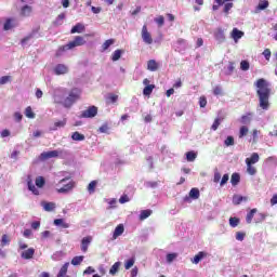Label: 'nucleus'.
Wrapping results in <instances>:
<instances>
[{"label":"nucleus","mask_w":277,"mask_h":277,"mask_svg":"<svg viewBox=\"0 0 277 277\" xmlns=\"http://www.w3.org/2000/svg\"><path fill=\"white\" fill-rule=\"evenodd\" d=\"M258 88L256 94L259 96L260 107L267 111L269 109V94H272V89L269 88V82L261 78L255 82Z\"/></svg>","instance_id":"obj_1"},{"label":"nucleus","mask_w":277,"mask_h":277,"mask_svg":"<svg viewBox=\"0 0 277 277\" xmlns=\"http://www.w3.org/2000/svg\"><path fill=\"white\" fill-rule=\"evenodd\" d=\"M85 38L81 36H76L72 41H69L67 44L58 48L56 51V57H62L66 53V51H72L77 49V47H83L85 44Z\"/></svg>","instance_id":"obj_2"},{"label":"nucleus","mask_w":277,"mask_h":277,"mask_svg":"<svg viewBox=\"0 0 277 277\" xmlns=\"http://www.w3.org/2000/svg\"><path fill=\"white\" fill-rule=\"evenodd\" d=\"M72 187H75V183L70 181V177L62 179L56 184V190L58 194H68Z\"/></svg>","instance_id":"obj_3"},{"label":"nucleus","mask_w":277,"mask_h":277,"mask_svg":"<svg viewBox=\"0 0 277 277\" xmlns=\"http://www.w3.org/2000/svg\"><path fill=\"white\" fill-rule=\"evenodd\" d=\"M81 96V91L79 89H72L69 92V95L63 101V107H66L69 109V107H72L75 103H77V100Z\"/></svg>","instance_id":"obj_4"},{"label":"nucleus","mask_w":277,"mask_h":277,"mask_svg":"<svg viewBox=\"0 0 277 277\" xmlns=\"http://www.w3.org/2000/svg\"><path fill=\"white\" fill-rule=\"evenodd\" d=\"M54 103L58 105H63L64 100L66 98V90L65 89H55L53 93Z\"/></svg>","instance_id":"obj_5"},{"label":"nucleus","mask_w":277,"mask_h":277,"mask_svg":"<svg viewBox=\"0 0 277 277\" xmlns=\"http://www.w3.org/2000/svg\"><path fill=\"white\" fill-rule=\"evenodd\" d=\"M98 114V108L96 106H90L87 110L81 113V118H95Z\"/></svg>","instance_id":"obj_6"},{"label":"nucleus","mask_w":277,"mask_h":277,"mask_svg":"<svg viewBox=\"0 0 277 277\" xmlns=\"http://www.w3.org/2000/svg\"><path fill=\"white\" fill-rule=\"evenodd\" d=\"M141 36L145 44H153V36L150 35V32H148V28L146 27V25L142 27Z\"/></svg>","instance_id":"obj_7"},{"label":"nucleus","mask_w":277,"mask_h":277,"mask_svg":"<svg viewBox=\"0 0 277 277\" xmlns=\"http://www.w3.org/2000/svg\"><path fill=\"white\" fill-rule=\"evenodd\" d=\"M14 27H18V21H16V18H8L3 25L4 31H10V29H14Z\"/></svg>","instance_id":"obj_8"},{"label":"nucleus","mask_w":277,"mask_h":277,"mask_svg":"<svg viewBox=\"0 0 277 277\" xmlns=\"http://www.w3.org/2000/svg\"><path fill=\"white\" fill-rule=\"evenodd\" d=\"M55 157H57V149L41 153L39 159L41 161H47V159H55Z\"/></svg>","instance_id":"obj_9"},{"label":"nucleus","mask_w":277,"mask_h":277,"mask_svg":"<svg viewBox=\"0 0 277 277\" xmlns=\"http://www.w3.org/2000/svg\"><path fill=\"white\" fill-rule=\"evenodd\" d=\"M54 75H67L68 72V66H66L65 64H57L54 68H53Z\"/></svg>","instance_id":"obj_10"},{"label":"nucleus","mask_w":277,"mask_h":277,"mask_svg":"<svg viewBox=\"0 0 277 277\" xmlns=\"http://www.w3.org/2000/svg\"><path fill=\"white\" fill-rule=\"evenodd\" d=\"M92 236H87V237H83L82 240H81V251L82 252H88V248H90V243H92Z\"/></svg>","instance_id":"obj_11"},{"label":"nucleus","mask_w":277,"mask_h":277,"mask_svg":"<svg viewBox=\"0 0 277 277\" xmlns=\"http://www.w3.org/2000/svg\"><path fill=\"white\" fill-rule=\"evenodd\" d=\"M214 38L219 44H222V42H225L226 40V35H224V30L222 28H217L214 32Z\"/></svg>","instance_id":"obj_12"},{"label":"nucleus","mask_w":277,"mask_h":277,"mask_svg":"<svg viewBox=\"0 0 277 277\" xmlns=\"http://www.w3.org/2000/svg\"><path fill=\"white\" fill-rule=\"evenodd\" d=\"M34 254H36V249L29 248L21 253L22 259H25L26 261H29L30 259H34Z\"/></svg>","instance_id":"obj_13"},{"label":"nucleus","mask_w":277,"mask_h":277,"mask_svg":"<svg viewBox=\"0 0 277 277\" xmlns=\"http://www.w3.org/2000/svg\"><path fill=\"white\" fill-rule=\"evenodd\" d=\"M232 38H233V40H234L236 43H238L239 40H241V38H243V31L238 30L237 28H234V29L232 30Z\"/></svg>","instance_id":"obj_14"},{"label":"nucleus","mask_w":277,"mask_h":277,"mask_svg":"<svg viewBox=\"0 0 277 277\" xmlns=\"http://www.w3.org/2000/svg\"><path fill=\"white\" fill-rule=\"evenodd\" d=\"M260 159H261V157L259 156V154L253 153L250 158L246 159V163L250 164V166H254V163H259Z\"/></svg>","instance_id":"obj_15"},{"label":"nucleus","mask_w":277,"mask_h":277,"mask_svg":"<svg viewBox=\"0 0 277 277\" xmlns=\"http://www.w3.org/2000/svg\"><path fill=\"white\" fill-rule=\"evenodd\" d=\"M124 233V225L119 224L114 233H113V241L116 240L117 237H120Z\"/></svg>","instance_id":"obj_16"},{"label":"nucleus","mask_w":277,"mask_h":277,"mask_svg":"<svg viewBox=\"0 0 277 277\" xmlns=\"http://www.w3.org/2000/svg\"><path fill=\"white\" fill-rule=\"evenodd\" d=\"M83 31H85V26L78 23L71 28L70 34H83Z\"/></svg>","instance_id":"obj_17"},{"label":"nucleus","mask_w":277,"mask_h":277,"mask_svg":"<svg viewBox=\"0 0 277 277\" xmlns=\"http://www.w3.org/2000/svg\"><path fill=\"white\" fill-rule=\"evenodd\" d=\"M64 127H66V119L54 122V124L50 127V131H57V129H64Z\"/></svg>","instance_id":"obj_18"},{"label":"nucleus","mask_w":277,"mask_h":277,"mask_svg":"<svg viewBox=\"0 0 277 277\" xmlns=\"http://www.w3.org/2000/svg\"><path fill=\"white\" fill-rule=\"evenodd\" d=\"M206 256H207V252L200 251V252H198V254H196V255L194 256V259L192 260V263H193L194 265H198V263H200V261H201L202 259H206Z\"/></svg>","instance_id":"obj_19"},{"label":"nucleus","mask_w":277,"mask_h":277,"mask_svg":"<svg viewBox=\"0 0 277 277\" xmlns=\"http://www.w3.org/2000/svg\"><path fill=\"white\" fill-rule=\"evenodd\" d=\"M147 69H149L150 72H155V71L159 70V63H157V61H155V60L148 61Z\"/></svg>","instance_id":"obj_20"},{"label":"nucleus","mask_w":277,"mask_h":277,"mask_svg":"<svg viewBox=\"0 0 277 277\" xmlns=\"http://www.w3.org/2000/svg\"><path fill=\"white\" fill-rule=\"evenodd\" d=\"M31 12H32V8L25 4L24 6H22L21 9V16H31Z\"/></svg>","instance_id":"obj_21"},{"label":"nucleus","mask_w":277,"mask_h":277,"mask_svg":"<svg viewBox=\"0 0 277 277\" xmlns=\"http://www.w3.org/2000/svg\"><path fill=\"white\" fill-rule=\"evenodd\" d=\"M41 207L44 209V211H48V212L55 211L54 202L42 201Z\"/></svg>","instance_id":"obj_22"},{"label":"nucleus","mask_w":277,"mask_h":277,"mask_svg":"<svg viewBox=\"0 0 277 277\" xmlns=\"http://www.w3.org/2000/svg\"><path fill=\"white\" fill-rule=\"evenodd\" d=\"M36 36V32H31L30 35L26 36L24 39H22L21 44L22 47H29V42H31V39Z\"/></svg>","instance_id":"obj_23"},{"label":"nucleus","mask_w":277,"mask_h":277,"mask_svg":"<svg viewBox=\"0 0 277 277\" xmlns=\"http://www.w3.org/2000/svg\"><path fill=\"white\" fill-rule=\"evenodd\" d=\"M69 265H70L69 263H65V264L61 267L57 277H68V275H66V274H68V266H69Z\"/></svg>","instance_id":"obj_24"},{"label":"nucleus","mask_w":277,"mask_h":277,"mask_svg":"<svg viewBox=\"0 0 277 277\" xmlns=\"http://www.w3.org/2000/svg\"><path fill=\"white\" fill-rule=\"evenodd\" d=\"M248 200V197H243L241 195H235L233 197V203L234 205H241V202H246Z\"/></svg>","instance_id":"obj_25"},{"label":"nucleus","mask_w":277,"mask_h":277,"mask_svg":"<svg viewBox=\"0 0 277 277\" xmlns=\"http://www.w3.org/2000/svg\"><path fill=\"white\" fill-rule=\"evenodd\" d=\"M55 226H62V228H70V224L64 222V219H55L54 220Z\"/></svg>","instance_id":"obj_26"},{"label":"nucleus","mask_w":277,"mask_h":277,"mask_svg":"<svg viewBox=\"0 0 277 277\" xmlns=\"http://www.w3.org/2000/svg\"><path fill=\"white\" fill-rule=\"evenodd\" d=\"M71 140H74V142H83L85 140V135L79 132H74L71 134Z\"/></svg>","instance_id":"obj_27"},{"label":"nucleus","mask_w":277,"mask_h":277,"mask_svg":"<svg viewBox=\"0 0 277 277\" xmlns=\"http://www.w3.org/2000/svg\"><path fill=\"white\" fill-rule=\"evenodd\" d=\"M189 198H193V200H198V198H200V190L198 188H192L189 192Z\"/></svg>","instance_id":"obj_28"},{"label":"nucleus","mask_w":277,"mask_h":277,"mask_svg":"<svg viewBox=\"0 0 277 277\" xmlns=\"http://www.w3.org/2000/svg\"><path fill=\"white\" fill-rule=\"evenodd\" d=\"M120 262H116L109 269V274L110 276H116V274H118V271L120 269Z\"/></svg>","instance_id":"obj_29"},{"label":"nucleus","mask_w":277,"mask_h":277,"mask_svg":"<svg viewBox=\"0 0 277 277\" xmlns=\"http://www.w3.org/2000/svg\"><path fill=\"white\" fill-rule=\"evenodd\" d=\"M239 181H241V176L239 175V173H233L232 179H230L232 185L234 187H235V185H239Z\"/></svg>","instance_id":"obj_30"},{"label":"nucleus","mask_w":277,"mask_h":277,"mask_svg":"<svg viewBox=\"0 0 277 277\" xmlns=\"http://www.w3.org/2000/svg\"><path fill=\"white\" fill-rule=\"evenodd\" d=\"M27 185H28L29 192H32V194H35V196H38V194H40V192L38 190L36 185H34V182H31V180H28Z\"/></svg>","instance_id":"obj_31"},{"label":"nucleus","mask_w":277,"mask_h":277,"mask_svg":"<svg viewBox=\"0 0 277 277\" xmlns=\"http://www.w3.org/2000/svg\"><path fill=\"white\" fill-rule=\"evenodd\" d=\"M124 53V51L122 50H116L113 55H111V61L113 62H118V60H120V57H122V54Z\"/></svg>","instance_id":"obj_32"},{"label":"nucleus","mask_w":277,"mask_h":277,"mask_svg":"<svg viewBox=\"0 0 277 277\" xmlns=\"http://www.w3.org/2000/svg\"><path fill=\"white\" fill-rule=\"evenodd\" d=\"M64 18H66V14L61 13V14L56 17V19L54 21V25H55L56 27H60V25H64Z\"/></svg>","instance_id":"obj_33"},{"label":"nucleus","mask_w":277,"mask_h":277,"mask_svg":"<svg viewBox=\"0 0 277 277\" xmlns=\"http://www.w3.org/2000/svg\"><path fill=\"white\" fill-rule=\"evenodd\" d=\"M150 215H153V210H143L141 211L140 220H147V217H150Z\"/></svg>","instance_id":"obj_34"},{"label":"nucleus","mask_w":277,"mask_h":277,"mask_svg":"<svg viewBox=\"0 0 277 277\" xmlns=\"http://www.w3.org/2000/svg\"><path fill=\"white\" fill-rule=\"evenodd\" d=\"M256 213V209L250 210L249 213H247L246 222L247 224H252V220L254 219V214Z\"/></svg>","instance_id":"obj_35"},{"label":"nucleus","mask_w":277,"mask_h":277,"mask_svg":"<svg viewBox=\"0 0 277 277\" xmlns=\"http://www.w3.org/2000/svg\"><path fill=\"white\" fill-rule=\"evenodd\" d=\"M10 241H12V239H10V236L8 235H2V238L0 240L1 247L5 248V246H10Z\"/></svg>","instance_id":"obj_36"},{"label":"nucleus","mask_w":277,"mask_h":277,"mask_svg":"<svg viewBox=\"0 0 277 277\" xmlns=\"http://www.w3.org/2000/svg\"><path fill=\"white\" fill-rule=\"evenodd\" d=\"M153 90H155V85L154 84L146 85L144 88V90H143L144 96H150V94H153Z\"/></svg>","instance_id":"obj_37"},{"label":"nucleus","mask_w":277,"mask_h":277,"mask_svg":"<svg viewBox=\"0 0 277 277\" xmlns=\"http://www.w3.org/2000/svg\"><path fill=\"white\" fill-rule=\"evenodd\" d=\"M57 153V157H60V159H66V157H68V155H70V153L66 149H56Z\"/></svg>","instance_id":"obj_38"},{"label":"nucleus","mask_w":277,"mask_h":277,"mask_svg":"<svg viewBox=\"0 0 277 277\" xmlns=\"http://www.w3.org/2000/svg\"><path fill=\"white\" fill-rule=\"evenodd\" d=\"M83 259H84L83 255H78V256L72 258L71 265H75V266L81 265V263H83Z\"/></svg>","instance_id":"obj_39"},{"label":"nucleus","mask_w":277,"mask_h":277,"mask_svg":"<svg viewBox=\"0 0 277 277\" xmlns=\"http://www.w3.org/2000/svg\"><path fill=\"white\" fill-rule=\"evenodd\" d=\"M116 41L114 39H108L102 44V51L105 52L111 44H114Z\"/></svg>","instance_id":"obj_40"},{"label":"nucleus","mask_w":277,"mask_h":277,"mask_svg":"<svg viewBox=\"0 0 277 277\" xmlns=\"http://www.w3.org/2000/svg\"><path fill=\"white\" fill-rule=\"evenodd\" d=\"M25 116L26 118H30V119L36 118V114L34 113V110H31V106L26 107Z\"/></svg>","instance_id":"obj_41"},{"label":"nucleus","mask_w":277,"mask_h":277,"mask_svg":"<svg viewBox=\"0 0 277 277\" xmlns=\"http://www.w3.org/2000/svg\"><path fill=\"white\" fill-rule=\"evenodd\" d=\"M198 157V155L194 151H187L186 153V159L187 161H196V158Z\"/></svg>","instance_id":"obj_42"},{"label":"nucleus","mask_w":277,"mask_h":277,"mask_svg":"<svg viewBox=\"0 0 277 277\" xmlns=\"http://www.w3.org/2000/svg\"><path fill=\"white\" fill-rule=\"evenodd\" d=\"M224 146H235V137L227 136L226 140L224 141Z\"/></svg>","instance_id":"obj_43"},{"label":"nucleus","mask_w":277,"mask_h":277,"mask_svg":"<svg viewBox=\"0 0 277 277\" xmlns=\"http://www.w3.org/2000/svg\"><path fill=\"white\" fill-rule=\"evenodd\" d=\"M154 22L158 24V27H163V24L166 23V18L163 17V15H160L154 18Z\"/></svg>","instance_id":"obj_44"},{"label":"nucleus","mask_w":277,"mask_h":277,"mask_svg":"<svg viewBox=\"0 0 277 277\" xmlns=\"http://www.w3.org/2000/svg\"><path fill=\"white\" fill-rule=\"evenodd\" d=\"M177 258H179V253H168L167 254V263L170 264Z\"/></svg>","instance_id":"obj_45"},{"label":"nucleus","mask_w":277,"mask_h":277,"mask_svg":"<svg viewBox=\"0 0 277 277\" xmlns=\"http://www.w3.org/2000/svg\"><path fill=\"white\" fill-rule=\"evenodd\" d=\"M229 226H232V228H237V226H239V219L238 217H230L229 219Z\"/></svg>","instance_id":"obj_46"},{"label":"nucleus","mask_w":277,"mask_h":277,"mask_svg":"<svg viewBox=\"0 0 277 277\" xmlns=\"http://www.w3.org/2000/svg\"><path fill=\"white\" fill-rule=\"evenodd\" d=\"M95 189H96V181L90 182V184L88 185L89 194H94Z\"/></svg>","instance_id":"obj_47"},{"label":"nucleus","mask_w":277,"mask_h":277,"mask_svg":"<svg viewBox=\"0 0 277 277\" xmlns=\"http://www.w3.org/2000/svg\"><path fill=\"white\" fill-rule=\"evenodd\" d=\"M10 81H12L11 76H2L0 78V85H5V83H10Z\"/></svg>","instance_id":"obj_48"},{"label":"nucleus","mask_w":277,"mask_h":277,"mask_svg":"<svg viewBox=\"0 0 277 277\" xmlns=\"http://www.w3.org/2000/svg\"><path fill=\"white\" fill-rule=\"evenodd\" d=\"M247 172L250 176H254L256 174V168L252 167V164H247Z\"/></svg>","instance_id":"obj_49"},{"label":"nucleus","mask_w":277,"mask_h":277,"mask_svg":"<svg viewBox=\"0 0 277 277\" xmlns=\"http://www.w3.org/2000/svg\"><path fill=\"white\" fill-rule=\"evenodd\" d=\"M248 127H246V126H242L241 128H240V131H239V137L241 138V137H246L247 135H248Z\"/></svg>","instance_id":"obj_50"},{"label":"nucleus","mask_w":277,"mask_h":277,"mask_svg":"<svg viewBox=\"0 0 277 277\" xmlns=\"http://www.w3.org/2000/svg\"><path fill=\"white\" fill-rule=\"evenodd\" d=\"M118 101V95L110 93L107 96V103H117Z\"/></svg>","instance_id":"obj_51"},{"label":"nucleus","mask_w":277,"mask_h":277,"mask_svg":"<svg viewBox=\"0 0 277 277\" xmlns=\"http://www.w3.org/2000/svg\"><path fill=\"white\" fill-rule=\"evenodd\" d=\"M133 265H135V259L131 258L130 260H128L124 264L126 269H131V267H133Z\"/></svg>","instance_id":"obj_52"},{"label":"nucleus","mask_w":277,"mask_h":277,"mask_svg":"<svg viewBox=\"0 0 277 277\" xmlns=\"http://www.w3.org/2000/svg\"><path fill=\"white\" fill-rule=\"evenodd\" d=\"M259 10H267L269 8V2L267 0L261 1L258 5Z\"/></svg>","instance_id":"obj_53"},{"label":"nucleus","mask_w":277,"mask_h":277,"mask_svg":"<svg viewBox=\"0 0 277 277\" xmlns=\"http://www.w3.org/2000/svg\"><path fill=\"white\" fill-rule=\"evenodd\" d=\"M229 179H230V176L228 175V173L224 174L221 182H220V186L224 187V185H226V183H228Z\"/></svg>","instance_id":"obj_54"},{"label":"nucleus","mask_w":277,"mask_h":277,"mask_svg":"<svg viewBox=\"0 0 277 277\" xmlns=\"http://www.w3.org/2000/svg\"><path fill=\"white\" fill-rule=\"evenodd\" d=\"M241 70H250V63L248 61H241L240 63Z\"/></svg>","instance_id":"obj_55"},{"label":"nucleus","mask_w":277,"mask_h":277,"mask_svg":"<svg viewBox=\"0 0 277 277\" xmlns=\"http://www.w3.org/2000/svg\"><path fill=\"white\" fill-rule=\"evenodd\" d=\"M36 186H37V187H44V177L38 176V177L36 179Z\"/></svg>","instance_id":"obj_56"},{"label":"nucleus","mask_w":277,"mask_h":277,"mask_svg":"<svg viewBox=\"0 0 277 277\" xmlns=\"http://www.w3.org/2000/svg\"><path fill=\"white\" fill-rule=\"evenodd\" d=\"M265 217L266 216L263 213L258 214V216L254 219L255 224H261V222H265Z\"/></svg>","instance_id":"obj_57"},{"label":"nucleus","mask_w":277,"mask_h":277,"mask_svg":"<svg viewBox=\"0 0 277 277\" xmlns=\"http://www.w3.org/2000/svg\"><path fill=\"white\" fill-rule=\"evenodd\" d=\"M222 120L220 118H216L211 127L212 131H217Z\"/></svg>","instance_id":"obj_58"},{"label":"nucleus","mask_w":277,"mask_h":277,"mask_svg":"<svg viewBox=\"0 0 277 277\" xmlns=\"http://www.w3.org/2000/svg\"><path fill=\"white\" fill-rule=\"evenodd\" d=\"M243 239H246V233H243V232H237V233H236V240H237V241H243Z\"/></svg>","instance_id":"obj_59"},{"label":"nucleus","mask_w":277,"mask_h":277,"mask_svg":"<svg viewBox=\"0 0 277 277\" xmlns=\"http://www.w3.org/2000/svg\"><path fill=\"white\" fill-rule=\"evenodd\" d=\"M100 133H109V126L107 123H104L102 127L98 128Z\"/></svg>","instance_id":"obj_60"},{"label":"nucleus","mask_w":277,"mask_h":277,"mask_svg":"<svg viewBox=\"0 0 277 277\" xmlns=\"http://www.w3.org/2000/svg\"><path fill=\"white\" fill-rule=\"evenodd\" d=\"M213 94L214 96H222V87L220 85L214 87Z\"/></svg>","instance_id":"obj_61"},{"label":"nucleus","mask_w":277,"mask_h":277,"mask_svg":"<svg viewBox=\"0 0 277 277\" xmlns=\"http://www.w3.org/2000/svg\"><path fill=\"white\" fill-rule=\"evenodd\" d=\"M131 198H129L127 195H123L119 198L120 205H124L126 202H130Z\"/></svg>","instance_id":"obj_62"},{"label":"nucleus","mask_w":277,"mask_h":277,"mask_svg":"<svg viewBox=\"0 0 277 277\" xmlns=\"http://www.w3.org/2000/svg\"><path fill=\"white\" fill-rule=\"evenodd\" d=\"M221 179H222V174L219 171H215L213 182L214 183H220Z\"/></svg>","instance_id":"obj_63"},{"label":"nucleus","mask_w":277,"mask_h":277,"mask_svg":"<svg viewBox=\"0 0 277 277\" xmlns=\"http://www.w3.org/2000/svg\"><path fill=\"white\" fill-rule=\"evenodd\" d=\"M199 105H200V107H207V97L201 96L199 98Z\"/></svg>","instance_id":"obj_64"}]
</instances>
